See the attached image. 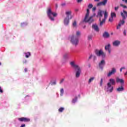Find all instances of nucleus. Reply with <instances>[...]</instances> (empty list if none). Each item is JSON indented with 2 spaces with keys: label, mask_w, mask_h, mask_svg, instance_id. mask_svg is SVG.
<instances>
[{
  "label": "nucleus",
  "mask_w": 127,
  "mask_h": 127,
  "mask_svg": "<svg viewBox=\"0 0 127 127\" xmlns=\"http://www.w3.org/2000/svg\"><path fill=\"white\" fill-rule=\"evenodd\" d=\"M86 11L87 13L85 15V17L84 19V21L85 22H88V23L91 24L93 22H94V21H95V19H94L93 18V17H94V16H95V14L90 16L89 18V15L90 14V10L89 9H86Z\"/></svg>",
  "instance_id": "1"
},
{
  "label": "nucleus",
  "mask_w": 127,
  "mask_h": 127,
  "mask_svg": "<svg viewBox=\"0 0 127 127\" xmlns=\"http://www.w3.org/2000/svg\"><path fill=\"white\" fill-rule=\"evenodd\" d=\"M70 64L71 67H73V68H75V70H77L76 72L75 77H76V78H79L81 74V68L79 67V65L75 64V62H70Z\"/></svg>",
  "instance_id": "2"
},
{
  "label": "nucleus",
  "mask_w": 127,
  "mask_h": 127,
  "mask_svg": "<svg viewBox=\"0 0 127 127\" xmlns=\"http://www.w3.org/2000/svg\"><path fill=\"white\" fill-rule=\"evenodd\" d=\"M47 13L48 17L52 20V21H54L55 19L54 18L52 17L54 16V17H55L57 16V13L53 12L52 11H51V8H48V10L47 11Z\"/></svg>",
  "instance_id": "3"
},
{
  "label": "nucleus",
  "mask_w": 127,
  "mask_h": 127,
  "mask_svg": "<svg viewBox=\"0 0 127 127\" xmlns=\"http://www.w3.org/2000/svg\"><path fill=\"white\" fill-rule=\"evenodd\" d=\"M70 42H71L72 44L74 45V46H77L79 44V38L75 35H72L70 36Z\"/></svg>",
  "instance_id": "4"
},
{
  "label": "nucleus",
  "mask_w": 127,
  "mask_h": 127,
  "mask_svg": "<svg viewBox=\"0 0 127 127\" xmlns=\"http://www.w3.org/2000/svg\"><path fill=\"white\" fill-rule=\"evenodd\" d=\"M95 53L98 57L102 56V58L106 57V53H104L103 50H95Z\"/></svg>",
  "instance_id": "5"
},
{
  "label": "nucleus",
  "mask_w": 127,
  "mask_h": 127,
  "mask_svg": "<svg viewBox=\"0 0 127 127\" xmlns=\"http://www.w3.org/2000/svg\"><path fill=\"white\" fill-rule=\"evenodd\" d=\"M107 87H105V90L106 92H109V93H112L114 91V87L110 85V83L107 84Z\"/></svg>",
  "instance_id": "6"
},
{
  "label": "nucleus",
  "mask_w": 127,
  "mask_h": 127,
  "mask_svg": "<svg viewBox=\"0 0 127 127\" xmlns=\"http://www.w3.org/2000/svg\"><path fill=\"white\" fill-rule=\"evenodd\" d=\"M18 120L19 122H24V123H28V122H30V119L24 117L18 118Z\"/></svg>",
  "instance_id": "7"
},
{
  "label": "nucleus",
  "mask_w": 127,
  "mask_h": 127,
  "mask_svg": "<svg viewBox=\"0 0 127 127\" xmlns=\"http://www.w3.org/2000/svg\"><path fill=\"white\" fill-rule=\"evenodd\" d=\"M108 2V0H103L102 1H101L97 3V6H101V5H106Z\"/></svg>",
  "instance_id": "8"
},
{
  "label": "nucleus",
  "mask_w": 127,
  "mask_h": 127,
  "mask_svg": "<svg viewBox=\"0 0 127 127\" xmlns=\"http://www.w3.org/2000/svg\"><path fill=\"white\" fill-rule=\"evenodd\" d=\"M71 13H72V11H67L65 12V14L66 15V17L65 18H69V19H72V15H71Z\"/></svg>",
  "instance_id": "9"
},
{
  "label": "nucleus",
  "mask_w": 127,
  "mask_h": 127,
  "mask_svg": "<svg viewBox=\"0 0 127 127\" xmlns=\"http://www.w3.org/2000/svg\"><path fill=\"white\" fill-rule=\"evenodd\" d=\"M105 64H106V62L105 60H102L99 64V67L100 69L103 70V68H104V66H105Z\"/></svg>",
  "instance_id": "10"
},
{
  "label": "nucleus",
  "mask_w": 127,
  "mask_h": 127,
  "mask_svg": "<svg viewBox=\"0 0 127 127\" xmlns=\"http://www.w3.org/2000/svg\"><path fill=\"white\" fill-rule=\"evenodd\" d=\"M116 72H117V70L115 68H113L112 70L107 74L108 77H111V76L114 75Z\"/></svg>",
  "instance_id": "11"
},
{
  "label": "nucleus",
  "mask_w": 127,
  "mask_h": 127,
  "mask_svg": "<svg viewBox=\"0 0 127 127\" xmlns=\"http://www.w3.org/2000/svg\"><path fill=\"white\" fill-rule=\"evenodd\" d=\"M107 84H110L112 85H116V80L114 79L111 78L109 79V82L107 83Z\"/></svg>",
  "instance_id": "12"
},
{
  "label": "nucleus",
  "mask_w": 127,
  "mask_h": 127,
  "mask_svg": "<svg viewBox=\"0 0 127 127\" xmlns=\"http://www.w3.org/2000/svg\"><path fill=\"white\" fill-rule=\"evenodd\" d=\"M99 26H103L105 23H106V19H103L102 20H101V18H99Z\"/></svg>",
  "instance_id": "13"
},
{
  "label": "nucleus",
  "mask_w": 127,
  "mask_h": 127,
  "mask_svg": "<svg viewBox=\"0 0 127 127\" xmlns=\"http://www.w3.org/2000/svg\"><path fill=\"white\" fill-rule=\"evenodd\" d=\"M117 83H121V84H125V80L123 79H120L119 77L116 78Z\"/></svg>",
  "instance_id": "14"
},
{
  "label": "nucleus",
  "mask_w": 127,
  "mask_h": 127,
  "mask_svg": "<svg viewBox=\"0 0 127 127\" xmlns=\"http://www.w3.org/2000/svg\"><path fill=\"white\" fill-rule=\"evenodd\" d=\"M104 12V11L102 10H99L98 13H97V16L100 17L101 18V17H103V13Z\"/></svg>",
  "instance_id": "15"
},
{
  "label": "nucleus",
  "mask_w": 127,
  "mask_h": 127,
  "mask_svg": "<svg viewBox=\"0 0 127 127\" xmlns=\"http://www.w3.org/2000/svg\"><path fill=\"white\" fill-rule=\"evenodd\" d=\"M92 28H93V29H94V30H95V31H97V32H98V31H99V27L97 26V24H93L92 25Z\"/></svg>",
  "instance_id": "16"
},
{
  "label": "nucleus",
  "mask_w": 127,
  "mask_h": 127,
  "mask_svg": "<svg viewBox=\"0 0 127 127\" xmlns=\"http://www.w3.org/2000/svg\"><path fill=\"white\" fill-rule=\"evenodd\" d=\"M103 37H104V38H109V37H110V34H109L108 32H105L103 34Z\"/></svg>",
  "instance_id": "17"
},
{
  "label": "nucleus",
  "mask_w": 127,
  "mask_h": 127,
  "mask_svg": "<svg viewBox=\"0 0 127 127\" xmlns=\"http://www.w3.org/2000/svg\"><path fill=\"white\" fill-rule=\"evenodd\" d=\"M113 46H116V47L119 46V45L121 44V42L120 41L116 40L113 42Z\"/></svg>",
  "instance_id": "18"
},
{
  "label": "nucleus",
  "mask_w": 127,
  "mask_h": 127,
  "mask_svg": "<svg viewBox=\"0 0 127 127\" xmlns=\"http://www.w3.org/2000/svg\"><path fill=\"white\" fill-rule=\"evenodd\" d=\"M111 44H108V45L105 46V50H108L109 53H111Z\"/></svg>",
  "instance_id": "19"
},
{
  "label": "nucleus",
  "mask_w": 127,
  "mask_h": 127,
  "mask_svg": "<svg viewBox=\"0 0 127 127\" xmlns=\"http://www.w3.org/2000/svg\"><path fill=\"white\" fill-rule=\"evenodd\" d=\"M69 20H70V18H65L64 21V25H68V24H69Z\"/></svg>",
  "instance_id": "20"
},
{
  "label": "nucleus",
  "mask_w": 127,
  "mask_h": 127,
  "mask_svg": "<svg viewBox=\"0 0 127 127\" xmlns=\"http://www.w3.org/2000/svg\"><path fill=\"white\" fill-rule=\"evenodd\" d=\"M117 92H123V91H125V88H124V86H121L117 89Z\"/></svg>",
  "instance_id": "21"
},
{
  "label": "nucleus",
  "mask_w": 127,
  "mask_h": 127,
  "mask_svg": "<svg viewBox=\"0 0 127 127\" xmlns=\"http://www.w3.org/2000/svg\"><path fill=\"white\" fill-rule=\"evenodd\" d=\"M77 38H79L81 36V32L80 31H76V35H74Z\"/></svg>",
  "instance_id": "22"
},
{
  "label": "nucleus",
  "mask_w": 127,
  "mask_h": 127,
  "mask_svg": "<svg viewBox=\"0 0 127 127\" xmlns=\"http://www.w3.org/2000/svg\"><path fill=\"white\" fill-rule=\"evenodd\" d=\"M111 17L114 18V17H117V14L115 12H111Z\"/></svg>",
  "instance_id": "23"
},
{
  "label": "nucleus",
  "mask_w": 127,
  "mask_h": 127,
  "mask_svg": "<svg viewBox=\"0 0 127 127\" xmlns=\"http://www.w3.org/2000/svg\"><path fill=\"white\" fill-rule=\"evenodd\" d=\"M25 55L26 58H28L29 56H30V55H31L30 54V52H28L27 53H25Z\"/></svg>",
  "instance_id": "24"
},
{
  "label": "nucleus",
  "mask_w": 127,
  "mask_h": 127,
  "mask_svg": "<svg viewBox=\"0 0 127 127\" xmlns=\"http://www.w3.org/2000/svg\"><path fill=\"white\" fill-rule=\"evenodd\" d=\"M94 80H95V77H92L90 78L89 79L88 84H91V83H92V82H93V81H94Z\"/></svg>",
  "instance_id": "25"
},
{
  "label": "nucleus",
  "mask_w": 127,
  "mask_h": 127,
  "mask_svg": "<svg viewBox=\"0 0 127 127\" xmlns=\"http://www.w3.org/2000/svg\"><path fill=\"white\" fill-rule=\"evenodd\" d=\"M108 17V12H107V11H105L104 12V18H103L104 19H107Z\"/></svg>",
  "instance_id": "26"
},
{
  "label": "nucleus",
  "mask_w": 127,
  "mask_h": 127,
  "mask_svg": "<svg viewBox=\"0 0 127 127\" xmlns=\"http://www.w3.org/2000/svg\"><path fill=\"white\" fill-rule=\"evenodd\" d=\"M64 110V107H61L59 109V113H63Z\"/></svg>",
  "instance_id": "27"
},
{
  "label": "nucleus",
  "mask_w": 127,
  "mask_h": 127,
  "mask_svg": "<svg viewBox=\"0 0 127 127\" xmlns=\"http://www.w3.org/2000/svg\"><path fill=\"white\" fill-rule=\"evenodd\" d=\"M77 99L78 98L75 97V99H72V103H73V104H75V103L77 102Z\"/></svg>",
  "instance_id": "28"
},
{
  "label": "nucleus",
  "mask_w": 127,
  "mask_h": 127,
  "mask_svg": "<svg viewBox=\"0 0 127 127\" xmlns=\"http://www.w3.org/2000/svg\"><path fill=\"white\" fill-rule=\"evenodd\" d=\"M72 25H73V27H77V21H74L72 23Z\"/></svg>",
  "instance_id": "29"
},
{
  "label": "nucleus",
  "mask_w": 127,
  "mask_h": 127,
  "mask_svg": "<svg viewBox=\"0 0 127 127\" xmlns=\"http://www.w3.org/2000/svg\"><path fill=\"white\" fill-rule=\"evenodd\" d=\"M63 94H64V89L62 88L61 89V96H63Z\"/></svg>",
  "instance_id": "30"
},
{
  "label": "nucleus",
  "mask_w": 127,
  "mask_h": 127,
  "mask_svg": "<svg viewBox=\"0 0 127 127\" xmlns=\"http://www.w3.org/2000/svg\"><path fill=\"white\" fill-rule=\"evenodd\" d=\"M92 38H93V36H92V35H89L88 36V40H91Z\"/></svg>",
  "instance_id": "31"
},
{
  "label": "nucleus",
  "mask_w": 127,
  "mask_h": 127,
  "mask_svg": "<svg viewBox=\"0 0 127 127\" xmlns=\"http://www.w3.org/2000/svg\"><path fill=\"white\" fill-rule=\"evenodd\" d=\"M113 20H114V18L112 17H111V18L109 19V21H110V22H113Z\"/></svg>",
  "instance_id": "32"
},
{
  "label": "nucleus",
  "mask_w": 127,
  "mask_h": 127,
  "mask_svg": "<svg viewBox=\"0 0 127 127\" xmlns=\"http://www.w3.org/2000/svg\"><path fill=\"white\" fill-rule=\"evenodd\" d=\"M64 59H68V55L67 54H65L64 56Z\"/></svg>",
  "instance_id": "33"
},
{
  "label": "nucleus",
  "mask_w": 127,
  "mask_h": 127,
  "mask_svg": "<svg viewBox=\"0 0 127 127\" xmlns=\"http://www.w3.org/2000/svg\"><path fill=\"white\" fill-rule=\"evenodd\" d=\"M100 85L101 86H102L103 85V78L101 79Z\"/></svg>",
  "instance_id": "34"
},
{
  "label": "nucleus",
  "mask_w": 127,
  "mask_h": 127,
  "mask_svg": "<svg viewBox=\"0 0 127 127\" xmlns=\"http://www.w3.org/2000/svg\"><path fill=\"white\" fill-rule=\"evenodd\" d=\"M88 8H92V7H93V4H89L88 6Z\"/></svg>",
  "instance_id": "35"
},
{
  "label": "nucleus",
  "mask_w": 127,
  "mask_h": 127,
  "mask_svg": "<svg viewBox=\"0 0 127 127\" xmlns=\"http://www.w3.org/2000/svg\"><path fill=\"white\" fill-rule=\"evenodd\" d=\"M120 5H121V6H122L123 7H124V8H127V6L126 5H123L122 4H121Z\"/></svg>",
  "instance_id": "36"
},
{
  "label": "nucleus",
  "mask_w": 127,
  "mask_h": 127,
  "mask_svg": "<svg viewBox=\"0 0 127 127\" xmlns=\"http://www.w3.org/2000/svg\"><path fill=\"white\" fill-rule=\"evenodd\" d=\"M0 92L3 93V91H2V89H1V87L0 86Z\"/></svg>",
  "instance_id": "37"
},
{
  "label": "nucleus",
  "mask_w": 127,
  "mask_h": 127,
  "mask_svg": "<svg viewBox=\"0 0 127 127\" xmlns=\"http://www.w3.org/2000/svg\"><path fill=\"white\" fill-rule=\"evenodd\" d=\"M83 1V0H77V2L79 3H80V2H82Z\"/></svg>",
  "instance_id": "38"
},
{
  "label": "nucleus",
  "mask_w": 127,
  "mask_h": 127,
  "mask_svg": "<svg viewBox=\"0 0 127 127\" xmlns=\"http://www.w3.org/2000/svg\"><path fill=\"white\" fill-rule=\"evenodd\" d=\"M63 82H64V79H63L61 80L60 81V84H62V83H63Z\"/></svg>",
  "instance_id": "39"
},
{
  "label": "nucleus",
  "mask_w": 127,
  "mask_h": 127,
  "mask_svg": "<svg viewBox=\"0 0 127 127\" xmlns=\"http://www.w3.org/2000/svg\"><path fill=\"white\" fill-rule=\"evenodd\" d=\"M119 6L115 7V10H116V11L118 10L119 9Z\"/></svg>",
  "instance_id": "40"
},
{
  "label": "nucleus",
  "mask_w": 127,
  "mask_h": 127,
  "mask_svg": "<svg viewBox=\"0 0 127 127\" xmlns=\"http://www.w3.org/2000/svg\"><path fill=\"white\" fill-rule=\"evenodd\" d=\"M96 7H94L92 8L93 11H95L96 10Z\"/></svg>",
  "instance_id": "41"
},
{
  "label": "nucleus",
  "mask_w": 127,
  "mask_h": 127,
  "mask_svg": "<svg viewBox=\"0 0 127 127\" xmlns=\"http://www.w3.org/2000/svg\"><path fill=\"white\" fill-rule=\"evenodd\" d=\"M124 34L125 36L127 35V33H126V30H125L124 31Z\"/></svg>",
  "instance_id": "42"
},
{
  "label": "nucleus",
  "mask_w": 127,
  "mask_h": 127,
  "mask_svg": "<svg viewBox=\"0 0 127 127\" xmlns=\"http://www.w3.org/2000/svg\"><path fill=\"white\" fill-rule=\"evenodd\" d=\"M20 127H25V124L22 125Z\"/></svg>",
  "instance_id": "43"
},
{
  "label": "nucleus",
  "mask_w": 127,
  "mask_h": 127,
  "mask_svg": "<svg viewBox=\"0 0 127 127\" xmlns=\"http://www.w3.org/2000/svg\"><path fill=\"white\" fill-rule=\"evenodd\" d=\"M123 1H124L125 3H127V0H122Z\"/></svg>",
  "instance_id": "44"
},
{
  "label": "nucleus",
  "mask_w": 127,
  "mask_h": 127,
  "mask_svg": "<svg viewBox=\"0 0 127 127\" xmlns=\"http://www.w3.org/2000/svg\"><path fill=\"white\" fill-rule=\"evenodd\" d=\"M93 57V55H90V56L89 57V59H91Z\"/></svg>",
  "instance_id": "45"
},
{
  "label": "nucleus",
  "mask_w": 127,
  "mask_h": 127,
  "mask_svg": "<svg viewBox=\"0 0 127 127\" xmlns=\"http://www.w3.org/2000/svg\"><path fill=\"white\" fill-rule=\"evenodd\" d=\"M56 8H58V4H56Z\"/></svg>",
  "instance_id": "46"
},
{
  "label": "nucleus",
  "mask_w": 127,
  "mask_h": 127,
  "mask_svg": "<svg viewBox=\"0 0 127 127\" xmlns=\"http://www.w3.org/2000/svg\"><path fill=\"white\" fill-rule=\"evenodd\" d=\"M53 85H56V81L53 82Z\"/></svg>",
  "instance_id": "47"
},
{
  "label": "nucleus",
  "mask_w": 127,
  "mask_h": 127,
  "mask_svg": "<svg viewBox=\"0 0 127 127\" xmlns=\"http://www.w3.org/2000/svg\"><path fill=\"white\" fill-rule=\"evenodd\" d=\"M121 69H122V70H124V69H126V67H121Z\"/></svg>",
  "instance_id": "48"
},
{
  "label": "nucleus",
  "mask_w": 127,
  "mask_h": 127,
  "mask_svg": "<svg viewBox=\"0 0 127 127\" xmlns=\"http://www.w3.org/2000/svg\"><path fill=\"white\" fill-rule=\"evenodd\" d=\"M24 71L25 72H27V68H25Z\"/></svg>",
  "instance_id": "49"
},
{
  "label": "nucleus",
  "mask_w": 127,
  "mask_h": 127,
  "mask_svg": "<svg viewBox=\"0 0 127 127\" xmlns=\"http://www.w3.org/2000/svg\"><path fill=\"white\" fill-rule=\"evenodd\" d=\"M65 3H63V4H62V5L63 6H64V5H65Z\"/></svg>",
  "instance_id": "50"
},
{
  "label": "nucleus",
  "mask_w": 127,
  "mask_h": 127,
  "mask_svg": "<svg viewBox=\"0 0 127 127\" xmlns=\"http://www.w3.org/2000/svg\"><path fill=\"white\" fill-rule=\"evenodd\" d=\"M122 71H123V68H120V72H122Z\"/></svg>",
  "instance_id": "51"
},
{
  "label": "nucleus",
  "mask_w": 127,
  "mask_h": 127,
  "mask_svg": "<svg viewBox=\"0 0 127 127\" xmlns=\"http://www.w3.org/2000/svg\"><path fill=\"white\" fill-rule=\"evenodd\" d=\"M125 76L127 75V71L125 73Z\"/></svg>",
  "instance_id": "52"
},
{
  "label": "nucleus",
  "mask_w": 127,
  "mask_h": 127,
  "mask_svg": "<svg viewBox=\"0 0 127 127\" xmlns=\"http://www.w3.org/2000/svg\"><path fill=\"white\" fill-rule=\"evenodd\" d=\"M95 0V1H100V0Z\"/></svg>",
  "instance_id": "53"
},
{
  "label": "nucleus",
  "mask_w": 127,
  "mask_h": 127,
  "mask_svg": "<svg viewBox=\"0 0 127 127\" xmlns=\"http://www.w3.org/2000/svg\"><path fill=\"white\" fill-rule=\"evenodd\" d=\"M93 57H94V60L96 59V56H94Z\"/></svg>",
  "instance_id": "54"
},
{
  "label": "nucleus",
  "mask_w": 127,
  "mask_h": 127,
  "mask_svg": "<svg viewBox=\"0 0 127 127\" xmlns=\"http://www.w3.org/2000/svg\"><path fill=\"white\" fill-rule=\"evenodd\" d=\"M0 65H1V63H0Z\"/></svg>",
  "instance_id": "55"
}]
</instances>
